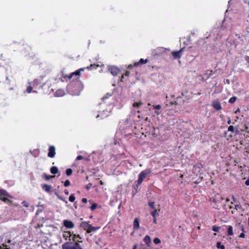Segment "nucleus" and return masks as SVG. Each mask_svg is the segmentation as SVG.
Returning a JSON list of instances; mask_svg holds the SVG:
<instances>
[{
	"mask_svg": "<svg viewBox=\"0 0 249 249\" xmlns=\"http://www.w3.org/2000/svg\"><path fill=\"white\" fill-rule=\"evenodd\" d=\"M98 67H99V65L98 64H90L89 66H88V67H87L85 68H86V69H87L89 70H92L93 69H96L97 68H98Z\"/></svg>",
	"mask_w": 249,
	"mask_h": 249,
	"instance_id": "dca6fc26",
	"label": "nucleus"
},
{
	"mask_svg": "<svg viewBox=\"0 0 249 249\" xmlns=\"http://www.w3.org/2000/svg\"><path fill=\"white\" fill-rule=\"evenodd\" d=\"M161 108V106L160 105H157L154 107V109H160Z\"/></svg>",
	"mask_w": 249,
	"mask_h": 249,
	"instance_id": "49530a36",
	"label": "nucleus"
},
{
	"mask_svg": "<svg viewBox=\"0 0 249 249\" xmlns=\"http://www.w3.org/2000/svg\"><path fill=\"white\" fill-rule=\"evenodd\" d=\"M234 208L237 210L238 209H241L242 208V206L240 204H237L234 205Z\"/></svg>",
	"mask_w": 249,
	"mask_h": 249,
	"instance_id": "473e14b6",
	"label": "nucleus"
},
{
	"mask_svg": "<svg viewBox=\"0 0 249 249\" xmlns=\"http://www.w3.org/2000/svg\"><path fill=\"white\" fill-rule=\"evenodd\" d=\"M62 249H82L78 242H67L62 246Z\"/></svg>",
	"mask_w": 249,
	"mask_h": 249,
	"instance_id": "f03ea898",
	"label": "nucleus"
},
{
	"mask_svg": "<svg viewBox=\"0 0 249 249\" xmlns=\"http://www.w3.org/2000/svg\"><path fill=\"white\" fill-rule=\"evenodd\" d=\"M129 73H130V72L129 71H126L124 73L122 74V79L121 80V81L123 82L122 79L124 78V76H128L129 75Z\"/></svg>",
	"mask_w": 249,
	"mask_h": 249,
	"instance_id": "c756f323",
	"label": "nucleus"
},
{
	"mask_svg": "<svg viewBox=\"0 0 249 249\" xmlns=\"http://www.w3.org/2000/svg\"><path fill=\"white\" fill-rule=\"evenodd\" d=\"M26 91L28 93H31V86H29L26 89Z\"/></svg>",
	"mask_w": 249,
	"mask_h": 249,
	"instance_id": "a19ab883",
	"label": "nucleus"
},
{
	"mask_svg": "<svg viewBox=\"0 0 249 249\" xmlns=\"http://www.w3.org/2000/svg\"><path fill=\"white\" fill-rule=\"evenodd\" d=\"M63 225L65 227L69 229H72L74 226L73 223L72 221L68 220H64Z\"/></svg>",
	"mask_w": 249,
	"mask_h": 249,
	"instance_id": "0eeeda50",
	"label": "nucleus"
},
{
	"mask_svg": "<svg viewBox=\"0 0 249 249\" xmlns=\"http://www.w3.org/2000/svg\"><path fill=\"white\" fill-rule=\"evenodd\" d=\"M153 222H154V223H155V224L157 223V220H156V217H155V218H154V219H153Z\"/></svg>",
	"mask_w": 249,
	"mask_h": 249,
	"instance_id": "3c124183",
	"label": "nucleus"
},
{
	"mask_svg": "<svg viewBox=\"0 0 249 249\" xmlns=\"http://www.w3.org/2000/svg\"><path fill=\"white\" fill-rule=\"evenodd\" d=\"M238 226H239V227L241 228V230H242V231L243 232H244V231H244V227H243V225H242V224H241L239 223V224H238ZM245 235L244 233V232H242V233H241L240 234L239 237H241V238H244V237H245Z\"/></svg>",
	"mask_w": 249,
	"mask_h": 249,
	"instance_id": "aec40b11",
	"label": "nucleus"
},
{
	"mask_svg": "<svg viewBox=\"0 0 249 249\" xmlns=\"http://www.w3.org/2000/svg\"><path fill=\"white\" fill-rule=\"evenodd\" d=\"M230 209H232V207L231 206H230Z\"/></svg>",
	"mask_w": 249,
	"mask_h": 249,
	"instance_id": "680f3d73",
	"label": "nucleus"
},
{
	"mask_svg": "<svg viewBox=\"0 0 249 249\" xmlns=\"http://www.w3.org/2000/svg\"><path fill=\"white\" fill-rule=\"evenodd\" d=\"M246 60H248V59H249V56H247V57H246Z\"/></svg>",
	"mask_w": 249,
	"mask_h": 249,
	"instance_id": "bf43d9fd",
	"label": "nucleus"
},
{
	"mask_svg": "<svg viewBox=\"0 0 249 249\" xmlns=\"http://www.w3.org/2000/svg\"><path fill=\"white\" fill-rule=\"evenodd\" d=\"M220 198L221 199V200H223V197L222 196H220Z\"/></svg>",
	"mask_w": 249,
	"mask_h": 249,
	"instance_id": "4d7b16f0",
	"label": "nucleus"
},
{
	"mask_svg": "<svg viewBox=\"0 0 249 249\" xmlns=\"http://www.w3.org/2000/svg\"><path fill=\"white\" fill-rule=\"evenodd\" d=\"M154 242L155 244H159L160 242V240L159 238H155L154 239Z\"/></svg>",
	"mask_w": 249,
	"mask_h": 249,
	"instance_id": "f704fd0d",
	"label": "nucleus"
},
{
	"mask_svg": "<svg viewBox=\"0 0 249 249\" xmlns=\"http://www.w3.org/2000/svg\"><path fill=\"white\" fill-rule=\"evenodd\" d=\"M63 236L64 238H65L66 240H67L68 238H70L71 237L70 232L69 231L64 233L63 235Z\"/></svg>",
	"mask_w": 249,
	"mask_h": 249,
	"instance_id": "5701e85b",
	"label": "nucleus"
},
{
	"mask_svg": "<svg viewBox=\"0 0 249 249\" xmlns=\"http://www.w3.org/2000/svg\"><path fill=\"white\" fill-rule=\"evenodd\" d=\"M220 229V227H218V226H213V230L214 231H218Z\"/></svg>",
	"mask_w": 249,
	"mask_h": 249,
	"instance_id": "72a5a7b5",
	"label": "nucleus"
},
{
	"mask_svg": "<svg viewBox=\"0 0 249 249\" xmlns=\"http://www.w3.org/2000/svg\"><path fill=\"white\" fill-rule=\"evenodd\" d=\"M54 176H50V175H48L47 174H44V178H45V179L46 180H49L50 178H54Z\"/></svg>",
	"mask_w": 249,
	"mask_h": 249,
	"instance_id": "bb28decb",
	"label": "nucleus"
},
{
	"mask_svg": "<svg viewBox=\"0 0 249 249\" xmlns=\"http://www.w3.org/2000/svg\"><path fill=\"white\" fill-rule=\"evenodd\" d=\"M75 236H76V235H74V237H73V241H75Z\"/></svg>",
	"mask_w": 249,
	"mask_h": 249,
	"instance_id": "6e6d98bb",
	"label": "nucleus"
},
{
	"mask_svg": "<svg viewBox=\"0 0 249 249\" xmlns=\"http://www.w3.org/2000/svg\"><path fill=\"white\" fill-rule=\"evenodd\" d=\"M183 48H182L178 51L172 52L171 53V54L173 55L174 59H178L180 58L181 53L183 51Z\"/></svg>",
	"mask_w": 249,
	"mask_h": 249,
	"instance_id": "6e6552de",
	"label": "nucleus"
},
{
	"mask_svg": "<svg viewBox=\"0 0 249 249\" xmlns=\"http://www.w3.org/2000/svg\"><path fill=\"white\" fill-rule=\"evenodd\" d=\"M64 193L66 195H68L69 194V191L67 190H65L64 191Z\"/></svg>",
	"mask_w": 249,
	"mask_h": 249,
	"instance_id": "de8ad7c7",
	"label": "nucleus"
},
{
	"mask_svg": "<svg viewBox=\"0 0 249 249\" xmlns=\"http://www.w3.org/2000/svg\"><path fill=\"white\" fill-rule=\"evenodd\" d=\"M55 195L57 197H58V196H59V195L57 194V193H56V192H55Z\"/></svg>",
	"mask_w": 249,
	"mask_h": 249,
	"instance_id": "5fc2aeb1",
	"label": "nucleus"
},
{
	"mask_svg": "<svg viewBox=\"0 0 249 249\" xmlns=\"http://www.w3.org/2000/svg\"><path fill=\"white\" fill-rule=\"evenodd\" d=\"M54 94L55 96L61 97L64 95L65 91L63 89H59L55 92Z\"/></svg>",
	"mask_w": 249,
	"mask_h": 249,
	"instance_id": "f8f14e48",
	"label": "nucleus"
},
{
	"mask_svg": "<svg viewBox=\"0 0 249 249\" xmlns=\"http://www.w3.org/2000/svg\"><path fill=\"white\" fill-rule=\"evenodd\" d=\"M156 113H157V114H159L160 113V112L159 111H156Z\"/></svg>",
	"mask_w": 249,
	"mask_h": 249,
	"instance_id": "052dcab7",
	"label": "nucleus"
},
{
	"mask_svg": "<svg viewBox=\"0 0 249 249\" xmlns=\"http://www.w3.org/2000/svg\"><path fill=\"white\" fill-rule=\"evenodd\" d=\"M72 170L71 168H68L66 171V175L68 176H71L72 174Z\"/></svg>",
	"mask_w": 249,
	"mask_h": 249,
	"instance_id": "a878e982",
	"label": "nucleus"
},
{
	"mask_svg": "<svg viewBox=\"0 0 249 249\" xmlns=\"http://www.w3.org/2000/svg\"><path fill=\"white\" fill-rule=\"evenodd\" d=\"M233 201H235V198L233 197Z\"/></svg>",
	"mask_w": 249,
	"mask_h": 249,
	"instance_id": "e2e57ef3",
	"label": "nucleus"
},
{
	"mask_svg": "<svg viewBox=\"0 0 249 249\" xmlns=\"http://www.w3.org/2000/svg\"><path fill=\"white\" fill-rule=\"evenodd\" d=\"M239 39L241 41L242 44L246 45L247 43V38L244 36H239Z\"/></svg>",
	"mask_w": 249,
	"mask_h": 249,
	"instance_id": "a211bd4d",
	"label": "nucleus"
},
{
	"mask_svg": "<svg viewBox=\"0 0 249 249\" xmlns=\"http://www.w3.org/2000/svg\"><path fill=\"white\" fill-rule=\"evenodd\" d=\"M58 198H59L60 199L65 201L66 203H68V201L67 200H66L65 199V198H64L63 196H58Z\"/></svg>",
	"mask_w": 249,
	"mask_h": 249,
	"instance_id": "58836bf2",
	"label": "nucleus"
},
{
	"mask_svg": "<svg viewBox=\"0 0 249 249\" xmlns=\"http://www.w3.org/2000/svg\"><path fill=\"white\" fill-rule=\"evenodd\" d=\"M136 248H137V245H135L134 246V247H133L132 249H136Z\"/></svg>",
	"mask_w": 249,
	"mask_h": 249,
	"instance_id": "603ef678",
	"label": "nucleus"
},
{
	"mask_svg": "<svg viewBox=\"0 0 249 249\" xmlns=\"http://www.w3.org/2000/svg\"><path fill=\"white\" fill-rule=\"evenodd\" d=\"M216 247L218 249H225V246L221 244L220 242H218L216 243Z\"/></svg>",
	"mask_w": 249,
	"mask_h": 249,
	"instance_id": "393cba45",
	"label": "nucleus"
},
{
	"mask_svg": "<svg viewBox=\"0 0 249 249\" xmlns=\"http://www.w3.org/2000/svg\"><path fill=\"white\" fill-rule=\"evenodd\" d=\"M111 96V94L110 93H107L106 95L105 96H104L103 98H102V100L103 101H105V100L108 98L109 97Z\"/></svg>",
	"mask_w": 249,
	"mask_h": 249,
	"instance_id": "c85d7f7f",
	"label": "nucleus"
},
{
	"mask_svg": "<svg viewBox=\"0 0 249 249\" xmlns=\"http://www.w3.org/2000/svg\"><path fill=\"white\" fill-rule=\"evenodd\" d=\"M51 173L53 174H56L58 173V168L55 166H53L50 169Z\"/></svg>",
	"mask_w": 249,
	"mask_h": 249,
	"instance_id": "6ab92c4d",
	"label": "nucleus"
},
{
	"mask_svg": "<svg viewBox=\"0 0 249 249\" xmlns=\"http://www.w3.org/2000/svg\"><path fill=\"white\" fill-rule=\"evenodd\" d=\"M11 198L12 196L8 194V193L5 190L0 189V199L3 202L9 204L11 203L12 201L9 199V198Z\"/></svg>",
	"mask_w": 249,
	"mask_h": 249,
	"instance_id": "7ed1b4c3",
	"label": "nucleus"
},
{
	"mask_svg": "<svg viewBox=\"0 0 249 249\" xmlns=\"http://www.w3.org/2000/svg\"><path fill=\"white\" fill-rule=\"evenodd\" d=\"M91 186V183H89L88 185H87L86 186V188L87 190H89Z\"/></svg>",
	"mask_w": 249,
	"mask_h": 249,
	"instance_id": "37998d69",
	"label": "nucleus"
},
{
	"mask_svg": "<svg viewBox=\"0 0 249 249\" xmlns=\"http://www.w3.org/2000/svg\"><path fill=\"white\" fill-rule=\"evenodd\" d=\"M82 202L84 203H86L87 202V199L86 198H83L82 199Z\"/></svg>",
	"mask_w": 249,
	"mask_h": 249,
	"instance_id": "c03bdc74",
	"label": "nucleus"
},
{
	"mask_svg": "<svg viewBox=\"0 0 249 249\" xmlns=\"http://www.w3.org/2000/svg\"><path fill=\"white\" fill-rule=\"evenodd\" d=\"M22 204H24V206H26V207H28V205L26 204V203L25 201H23V202H22Z\"/></svg>",
	"mask_w": 249,
	"mask_h": 249,
	"instance_id": "8fccbe9b",
	"label": "nucleus"
},
{
	"mask_svg": "<svg viewBox=\"0 0 249 249\" xmlns=\"http://www.w3.org/2000/svg\"><path fill=\"white\" fill-rule=\"evenodd\" d=\"M108 71L113 76H116L120 72V70L115 66L110 67Z\"/></svg>",
	"mask_w": 249,
	"mask_h": 249,
	"instance_id": "39448f33",
	"label": "nucleus"
},
{
	"mask_svg": "<svg viewBox=\"0 0 249 249\" xmlns=\"http://www.w3.org/2000/svg\"><path fill=\"white\" fill-rule=\"evenodd\" d=\"M142 105L141 102H135L133 104V106L134 107H138L140 106V105Z\"/></svg>",
	"mask_w": 249,
	"mask_h": 249,
	"instance_id": "2f4dec72",
	"label": "nucleus"
},
{
	"mask_svg": "<svg viewBox=\"0 0 249 249\" xmlns=\"http://www.w3.org/2000/svg\"><path fill=\"white\" fill-rule=\"evenodd\" d=\"M151 171L150 169H146L144 171H142L139 175L138 179L137 180V187H138V186L140 185L143 180L151 173Z\"/></svg>",
	"mask_w": 249,
	"mask_h": 249,
	"instance_id": "20e7f679",
	"label": "nucleus"
},
{
	"mask_svg": "<svg viewBox=\"0 0 249 249\" xmlns=\"http://www.w3.org/2000/svg\"><path fill=\"white\" fill-rule=\"evenodd\" d=\"M11 242L12 241L9 240L8 241V243L9 244V245L2 244L0 246V249H11V246L14 245V244L11 243Z\"/></svg>",
	"mask_w": 249,
	"mask_h": 249,
	"instance_id": "9d476101",
	"label": "nucleus"
},
{
	"mask_svg": "<svg viewBox=\"0 0 249 249\" xmlns=\"http://www.w3.org/2000/svg\"><path fill=\"white\" fill-rule=\"evenodd\" d=\"M237 98L235 96L232 97L229 100V102L231 104H233L236 100Z\"/></svg>",
	"mask_w": 249,
	"mask_h": 249,
	"instance_id": "b1692460",
	"label": "nucleus"
},
{
	"mask_svg": "<svg viewBox=\"0 0 249 249\" xmlns=\"http://www.w3.org/2000/svg\"><path fill=\"white\" fill-rule=\"evenodd\" d=\"M228 131H231L232 132H233V131H234V127L232 125L229 126V127L228 128Z\"/></svg>",
	"mask_w": 249,
	"mask_h": 249,
	"instance_id": "4c0bfd02",
	"label": "nucleus"
},
{
	"mask_svg": "<svg viewBox=\"0 0 249 249\" xmlns=\"http://www.w3.org/2000/svg\"><path fill=\"white\" fill-rule=\"evenodd\" d=\"M85 69L86 68H80L79 69L76 70L74 72H71L69 75H65L63 76V77L65 79L68 78L69 80L71 79H72L73 80H79L81 75V72L84 71Z\"/></svg>",
	"mask_w": 249,
	"mask_h": 249,
	"instance_id": "f257e3e1",
	"label": "nucleus"
},
{
	"mask_svg": "<svg viewBox=\"0 0 249 249\" xmlns=\"http://www.w3.org/2000/svg\"><path fill=\"white\" fill-rule=\"evenodd\" d=\"M143 241L147 245H149L151 243V238L149 236L146 235L143 238Z\"/></svg>",
	"mask_w": 249,
	"mask_h": 249,
	"instance_id": "f3484780",
	"label": "nucleus"
},
{
	"mask_svg": "<svg viewBox=\"0 0 249 249\" xmlns=\"http://www.w3.org/2000/svg\"><path fill=\"white\" fill-rule=\"evenodd\" d=\"M148 62L147 59H143V58H141L139 62H136L134 63V66L135 67H137L140 65H142Z\"/></svg>",
	"mask_w": 249,
	"mask_h": 249,
	"instance_id": "9b49d317",
	"label": "nucleus"
},
{
	"mask_svg": "<svg viewBox=\"0 0 249 249\" xmlns=\"http://www.w3.org/2000/svg\"><path fill=\"white\" fill-rule=\"evenodd\" d=\"M99 229V227H94L92 226L91 225H89V227L88 230H87V232L88 233H90L92 231H96L97 230H98Z\"/></svg>",
	"mask_w": 249,
	"mask_h": 249,
	"instance_id": "2eb2a0df",
	"label": "nucleus"
},
{
	"mask_svg": "<svg viewBox=\"0 0 249 249\" xmlns=\"http://www.w3.org/2000/svg\"><path fill=\"white\" fill-rule=\"evenodd\" d=\"M97 208V204L96 203L93 204L90 207V209L92 211L94 210Z\"/></svg>",
	"mask_w": 249,
	"mask_h": 249,
	"instance_id": "e433bc0d",
	"label": "nucleus"
},
{
	"mask_svg": "<svg viewBox=\"0 0 249 249\" xmlns=\"http://www.w3.org/2000/svg\"><path fill=\"white\" fill-rule=\"evenodd\" d=\"M42 188L46 192L49 193L51 192L52 186L50 185L45 184L42 185Z\"/></svg>",
	"mask_w": 249,
	"mask_h": 249,
	"instance_id": "4468645a",
	"label": "nucleus"
},
{
	"mask_svg": "<svg viewBox=\"0 0 249 249\" xmlns=\"http://www.w3.org/2000/svg\"><path fill=\"white\" fill-rule=\"evenodd\" d=\"M99 117V115H98L97 116V118Z\"/></svg>",
	"mask_w": 249,
	"mask_h": 249,
	"instance_id": "69168bd1",
	"label": "nucleus"
},
{
	"mask_svg": "<svg viewBox=\"0 0 249 249\" xmlns=\"http://www.w3.org/2000/svg\"><path fill=\"white\" fill-rule=\"evenodd\" d=\"M75 196H74V195L72 194V195H71L69 198V200L71 201V202H74V201L75 200Z\"/></svg>",
	"mask_w": 249,
	"mask_h": 249,
	"instance_id": "7c9ffc66",
	"label": "nucleus"
},
{
	"mask_svg": "<svg viewBox=\"0 0 249 249\" xmlns=\"http://www.w3.org/2000/svg\"><path fill=\"white\" fill-rule=\"evenodd\" d=\"M83 159V157L82 156H78L76 158L77 160H81Z\"/></svg>",
	"mask_w": 249,
	"mask_h": 249,
	"instance_id": "79ce46f5",
	"label": "nucleus"
},
{
	"mask_svg": "<svg viewBox=\"0 0 249 249\" xmlns=\"http://www.w3.org/2000/svg\"><path fill=\"white\" fill-rule=\"evenodd\" d=\"M89 224L88 222H82L80 224V227H82L84 230H86L87 231L88 230L89 227Z\"/></svg>",
	"mask_w": 249,
	"mask_h": 249,
	"instance_id": "ddd939ff",
	"label": "nucleus"
},
{
	"mask_svg": "<svg viewBox=\"0 0 249 249\" xmlns=\"http://www.w3.org/2000/svg\"><path fill=\"white\" fill-rule=\"evenodd\" d=\"M152 215L154 218H155L157 216L159 215V213H157V210L155 209L154 211L151 213Z\"/></svg>",
	"mask_w": 249,
	"mask_h": 249,
	"instance_id": "cd10ccee",
	"label": "nucleus"
},
{
	"mask_svg": "<svg viewBox=\"0 0 249 249\" xmlns=\"http://www.w3.org/2000/svg\"><path fill=\"white\" fill-rule=\"evenodd\" d=\"M148 205L151 207L152 209H155L156 208H155L154 207V202H149L148 203Z\"/></svg>",
	"mask_w": 249,
	"mask_h": 249,
	"instance_id": "ea45409f",
	"label": "nucleus"
},
{
	"mask_svg": "<svg viewBox=\"0 0 249 249\" xmlns=\"http://www.w3.org/2000/svg\"><path fill=\"white\" fill-rule=\"evenodd\" d=\"M212 106L214 109H221V106L218 99L214 100L212 102Z\"/></svg>",
	"mask_w": 249,
	"mask_h": 249,
	"instance_id": "1a4fd4ad",
	"label": "nucleus"
},
{
	"mask_svg": "<svg viewBox=\"0 0 249 249\" xmlns=\"http://www.w3.org/2000/svg\"><path fill=\"white\" fill-rule=\"evenodd\" d=\"M227 123H228V124H230L231 123V120H229Z\"/></svg>",
	"mask_w": 249,
	"mask_h": 249,
	"instance_id": "864d4df0",
	"label": "nucleus"
},
{
	"mask_svg": "<svg viewBox=\"0 0 249 249\" xmlns=\"http://www.w3.org/2000/svg\"><path fill=\"white\" fill-rule=\"evenodd\" d=\"M228 234L229 235H232L233 234L232 227L231 226H228Z\"/></svg>",
	"mask_w": 249,
	"mask_h": 249,
	"instance_id": "4be33fe9",
	"label": "nucleus"
},
{
	"mask_svg": "<svg viewBox=\"0 0 249 249\" xmlns=\"http://www.w3.org/2000/svg\"><path fill=\"white\" fill-rule=\"evenodd\" d=\"M171 104H173L174 103L173 102L170 103Z\"/></svg>",
	"mask_w": 249,
	"mask_h": 249,
	"instance_id": "0e129e2a",
	"label": "nucleus"
},
{
	"mask_svg": "<svg viewBox=\"0 0 249 249\" xmlns=\"http://www.w3.org/2000/svg\"><path fill=\"white\" fill-rule=\"evenodd\" d=\"M133 67H135V66H134V64H133V65L129 64V65H128V66H127V68H128V69H131V68H132Z\"/></svg>",
	"mask_w": 249,
	"mask_h": 249,
	"instance_id": "a18cd8bd",
	"label": "nucleus"
},
{
	"mask_svg": "<svg viewBox=\"0 0 249 249\" xmlns=\"http://www.w3.org/2000/svg\"><path fill=\"white\" fill-rule=\"evenodd\" d=\"M55 154V149L54 146H50L49 148L48 156L50 158H53Z\"/></svg>",
	"mask_w": 249,
	"mask_h": 249,
	"instance_id": "423d86ee",
	"label": "nucleus"
},
{
	"mask_svg": "<svg viewBox=\"0 0 249 249\" xmlns=\"http://www.w3.org/2000/svg\"><path fill=\"white\" fill-rule=\"evenodd\" d=\"M231 213H232V214L234 213H235V211H231Z\"/></svg>",
	"mask_w": 249,
	"mask_h": 249,
	"instance_id": "13d9d810",
	"label": "nucleus"
},
{
	"mask_svg": "<svg viewBox=\"0 0 249 249\" xmlns=\"http://www.w3.org/2000/svg\"><path fill=\"white\" fill-rule=\"evenodd\" d=\"M246 184L247 185V186H249V179L246 180V182H245Z\"/></svg>",
	"mask_w": 249,
	"mask_h": 249,
	"instance_id": "09e8293b",
	"label": "nucleus"
},
{
	"mask_svg": "<svg viewBox=\"0 0 249 249\" xmlns=\"http://www.w3.org/2000/svg\"><path fill=\"white\" fill-rule=\"evenodd\" d=\"M134 229H138L139 227V220L137 218H135L134 221Z\"/></svg>",
	"mask_w": 249,
	"mask_h": 249,
	"instance_id": "412c9836",
	"label": "nucleus"
},
{
	"mask_svg": "<svg viewBox=\"0 0 249 249\" xmlns=\"http://www.w3.org/2000/svg\"><path fill=\"white\" fill-rule=\"evenodd\" d=\"M71 183H70V182L69 180H66L65 182H64V186L65 187H68L70 185Z\"/></svg>",
	"mask_w": 249,
	"mask_h": 249,
	"instance_id": "c9c22d12",
	"label": "nucleus"
}]
</instances>
